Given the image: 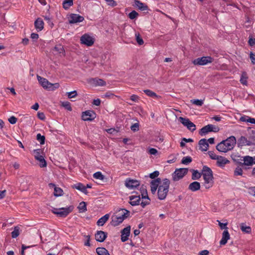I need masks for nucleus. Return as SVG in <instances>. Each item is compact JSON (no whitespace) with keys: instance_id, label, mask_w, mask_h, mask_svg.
Here are the masks:
<instances>
[{"instance_id":"cd10ccee","label":"nucleus","mask_w":255,"mask_h":255,"mask_svg":"<svg viewBox=\"0 0 255 255\" xmlns=\"http://www.w3.org/2000/svg\"><path fill=\"white\" fill-rule=\"evenodd\" d=\"M73 187L81 191L85 194H87L88 193L87 190L86 189V187H85V186L82 183H78L76 184H74Z\"/></svg>"},{"instance_id":"3c124183","label":"nucleus","mask_w":255,"mask_h":255,"mask_svg":"<svg viewBox=\"0 0 255 255\" xmlns=\"http://www.w3.org/2000/svg\"><path fill=\"white\" fill-rule=\"evenodd\" d=\"M243 173V170L240 167L236 168L234 171V175L235 176L242 175Z\"/></svg>"},{"instance_id":"09e8293b","label":"nucleus","mask_w":255,"mask_h":255,"mask_svg":"<svg viewBox=\"0 0 255 255\" xmlns=\"http://www.w3.org/2000/svg\"><path fill=\"white\" fill-rule=\"evenodd\" d=\"M67 95L69 99L75 98L77 96V93L76 91H73L67 93Z\"/></svg>"},{"instance_id":"473e14b6","label":"nucleus","mask_w":255,"mask_h":255,"mask_svg":"<svg viewBox=\"0 0 255 255\" xmlns=\"http://www.w3.org/2000/svg\"><path fill=\"white\" fill-rule=\"evenodd\" d=\"M62 5L65 9H68L73 5V0H64L62 2Z\"/></svg>"},{"instance_id":"680f3d73","label":"nucleus","mask_w":255,"mask_h":255,"mask_svg":"<svg viewBox=\"0 0 255 255\" xmlns=\"http://www.w3.org/2000/svg\"><path fill=\"white\" fill-rule=\"evenodd\" d=\"M249 193L250 195L255 197V187H251L249 189Z\"/></svg>"},{"instance_id":"4be33fe9","label":"nucleus","mask_w":255,"mask_h":255,"mask_svg":"<svg viewBox=\"0 0 255 255\" xmlns=\"http://www.w3.org/2000/svg\"><path fill=\"white\" fill-rule=\"evenodd\" d=\"M90 83L95 86H103L106 85V83L102 79L92 78L90 80Z\"/></svg>"},{"instance_id":"2f4dec72","label":"nucleus","mask_w":255,"mask_h":255,"mask_svg":"<svg viewBox=\"0 0 255 255\" xmlns=\"http://www.w3.org/2000/svg\"><path fill=\"white\" fill-rule=\"evenodd\" d=\"M96 252L98 255H110L108 250L104 248H97Z\"/></svg>"},{"instance_id":"f704fd0d","label":"nucleus","mask_w":255,"mask_h":255,"mask_svg":"<svg viewBox=\"0 0 255 255\" xmlns=\"http://www.w3.org/2000/svg\"><path fill=\"white\" fill-rule=\"evenodd\" d=\"M143 92L148 97H152L154 99H157L158 97V95L155 92L150 90H144Z\"/></svg>"},{"instance_id":"e2e57ef3","label":"nucleus","mask_w":255,"mask_h":255,"mask_svg":"<svg viewBox=\"0 0 255 255\" xmlns=\"http://www.w3.org/2000/svg\"><path fill=\"white\" fill-rule=\"evenodd\" d=\"M130 99L133 102H137L139 100V97L138 96L133 94L130 96Z\"/></svg>"},{"instance_id":"6e6552de","label":"nucleus","mask_w":255,"mask_h":255,"mask_svg":"<svg viewBox=\"0 0 255 255\" xmlns=\"http://www.w3.org/2000/svg\"><path fill=\"white\" fill-rule=\"evenodd\" d=\"M255 139L253 137L241 136L238 140V146H250L254 144Z\"/></svg>"},{"instance_id":"f8f14e48","label":"nucleus","mask_w":255,"mask_h":255,"mask_svg":"<svg viewBox=\"0 0 255 255\" xmlns=\"http://www.w3.org/2000/svg\"><path fill=\"white\" fill-rule=\"evenodd\" d=\"M81 43L88 46H92L94 43V39L88 34L83 35L80 38Z\"/></svg>"},{"instance_id":"a19ab883","label":"nucleus","mask_w":255,"mask_h":255,"mask_svg":"<svg viewBox=\"0 0 255 255\" xmlns=\"http://www.w3.org/2000/svg\"><path fill=\"white\" fill-rule=\"evenodd\" d=\"M179 121L181 123H182L184 126L186 127L191 122L188 119L184 118L183 117H180L179 118Z\"/></svg>"},{"instance_id":"c756f323","label":"nucleus","mask_w":255,"mask_h":255,"mask_svg":"<svg viewBox=\"0 0 255 255\" xmlns=\"http://www.w3.org/2000/svg\"><path fill=\"white\" fill-rule=\"evenodd\" d=\"M109 215L107 214L100 218L97 221V224L98 226H103L106 222L108 220L109 218Z\"/></svg>"},{"instance_id":"a878e982","label":"nucleus","mask_w":255,"mask_h":255,"mask_svg":"<svg viewBox=\"0 0 255 255\" xmlns=\"http://www.w3.org/2000/svg\"><path fill=\"white\" fill-rule=\"evenodd\" d=\"M34 26L38 31H41L43 28L44 22L41 18H38L34 22Z\"/></svg>"},{"instance_id":"423d86ee","label":"nucleus","mask_w":255,"mask_h":255,"mask_svg":"<svg viewBox=\"0 0 255 255\" xmlns=\"http://www.w3.org/2000/svg\"><path fill=\"white\" fill-rule=\"evenodd\" d=\"M73 207L72 206L59 209H54L52 211V213L56 214L58 217H66L73 211Z\"/></svg>"},{"instance_id":"c9c22d12","label":"nucleus","mask_w":255,"mask_h":255,"mask_svg":"<svg viewBox=\"0 0 255 255\" xmlns=\"http://www.w3.org/2000/svg\"><path fill=\"white\" fill-rule=\"evenodd\" d=\"M50 185H52V186H54V195L55 196L58 197L62 195L63 191L61 188L55 187V185L53 184H50Z\"/></svg>"},{"instance_id":"864d4df0","label":"nucleus","mask_w":255,"mask_h":255,"mask_svg":"<svg viewBox=\"0 0 255 255\" xmlns=\"http://www.w3.org/2000/svg\"><path fill=\"white\" fill-rule=\"evenodd\" d=\"M130 129L134 132L138 131L139 130V124L137 123H134L131 126Z\"/></svg>"},{"instance_id":"72a5a7b5","label":"nucleus","mask_w":255,"mask_h":255,"mask_svg":"<svg viewBox=\"0 0 255 255\" xmlns=\"http://www.w3.org/2000/svg\"><path fill=\"white\" fill-rule=\"evenodd\" d=\"M240 228L244 233L249 234L251 232V228L250 226H247L245 223L240 224Z\"/></svg>"},{"instance_id":"c03bdc74","label":"nucleus","mask_w":255,"mask_h":255,"mask_svg":"<svg viewBox=\"0 0 255 255\" xmlns=\"http://www.w3.org/2000/svg\"><path fill=\"white\" fill-rule=\"evenodd\" d=\"M62 107H64L67 110H68L69 111H72V108L71 107V104H70V102H69L68 101L63 102L62 103Z\"/></svg>"},{"instance_id":"412c9836","label":"nucleus","mask_w":255,"mask_h":255,"mask_svg":"<svg viewBox=\"0 0 255 255\" xmlns=\"http://www.w3.org/2000/svg\"><path fill=\"white\" fill-rule=\"evenodd\" d=\"M230 238V235L228 230H225L224 231L222 234V237L221 240L220 241V244L221 245H225L227 244L228 241Z\"/></svg>"},{"instance_id":"9b49d317","label":"nucleus","mask_w":255,"mask_h":255,"mask_svg":"<svg viewBox=\"0 0 255 255\" xmlns=\"http://www.w3.org/2000/svg\"><path fill=\"white\" fill-rule=\"evenodd\" d=\"M34 157L35 159L39 161L40 162L39 166L40 167H44L47 165L46 160L44 159L43 155H41L42 152L40 149H37L34 150Z\"/></svg>"},{"instance_id":"0e129e2a","label":"nucleus","mask_w":255,"mask_h":255,"mask_svg":"<svg viewBox=\"0 0 255 255\" xmlns=\"http://www.w3.org/2000/svg\"><path fill=\"white\" fill-rule=\"evenodd\" d=\"M249 119H251V117L248 116H244L240 118V120L242 122L249 123Z\"/></svg>"},{"instance_id":"774afa93","label":"nucleus","mask_w":255,"mask_h":255,"mask_svg":"<svg viewBox=\"0 0 255 255\" xmlns=\"http://www.w3.org/2000/svg\"><path fill=\"white\" fill-rule=\"evenodd\" d=\"M149 153L151 155H155L157 153V150L154 148H151L149 149Z\"/></svg>"},{"instance_id":"37998d69","label":"nucleus","mask_w":255,"mask_h":255,"mask_svg":"<svg viewBox=\"0 0 255 255\" xmlns=\"http://www.w3.org/2000/svg\"><path fill=\"white\" fill-rule=\"evenodd\" d=\"M36 139L41 144H43L45 142V136L44 135H41L40 133H38L37 134Z\"/></svg>"},{"instance_id":"a211bd4d","label":"nucleus","mask_w":255,"mask_h":255,"mask_svg":"<svg viewBox=\"0 0 255 255\" xmlns=\"http://www.w3.org/2000/svg\"><path fill=\"white\" fill-rule=\"evenodd\" d=\"M143 191V192H141V196H142V201L140 203L141 206L144 208L147 205L149 204L150 199L148 198L147 193L146 190L142 187L141 191Z\"/></svg>"},{"instance_id":"79ce46f5","label":"nucleus","mask_w":255,"mask_h":255,"mask_svg":"<svg viewBox=\"0 0 255 255\" xmlns=\"http://www.w3.org/2000/svg\"><path fill=\"white\" fill-rule=\"evenodd\" d=\"M192 160V159L190 156H185L182 158L181 162L182 164L187 165L191 162Z\"/></svg>"},{"instance_id":"49530a36","label":"nucleus","mask_w":255,"mask_h":255,"mask_svg":"<svg viewBox=\"0 0 255 255\" xmlns=\"http://www.w3.org/2000/svg\"><path fill=\"white\" fill-rule=\"evenodd\" d=\"M138 15V13L135 10L131 11L128 14V17L131 19H134L136 18Z\"/></svg>"},{"instance_id":"bb28decb","label":"nucleus","mask_w":255,"mask_h":255,"mask_svg":"<svg viewBox=\"0 0 255 255\" xmlns=\"http://www.w3.org/2000/svg\"><path fill=\"white\" fill-rule=\"evenodd\" d=\"M130 204L132 206H136L139 204L140 198L139 196H130L129 197Z\"/></svg>"},{"instance_id":"1a4fd4ad","label":"nucleus","mask_w":255,"mask_h":255,"mask_svg":"<svg viewBox=\"0 0 255 255\" xmlns=\"http://www.w3.org/2000/svg\"><path fill=\"white\" fill-rule=\"evenodd\" d=\"M220 128L218 127L213 125L209 124L203 127L199 132V134L202 135H205L209 132H217L219 131Z\"/></svg>"},{"instance_id":"4c0bfd02","label":"nucleus","mask_w":255,"mask_h":255,"mask_svg":"<svg viewBox=\"0 0 255 255\" xmlns=\"http://www.w3.org/2000/svg\"><path fill=\"white\" fill-rule=\"evenodd\" d=\"M202 174L199 172L197 170H193L192 175V179L193 180L199 179L201 177Z\"/></svg>"},{"instance_id":"4468645a","label":"nucleus","mask_w":255,"mask_h":255,"mask_svg":"<svg viewBox=\"0 0 255 255\" xmlns=\"http://www.w3.org/2000/svg\"><path fill=\"white\" fill-rule=\"evenodd\" d=\"M125 184L128 188L133 189L139 186L140 183L137 180L131 179L128 178L126 180Z\"/></svg>"},{"instance_id":"4d7b16f0","label":"nucleus","mask_w":255,"mask_h":255,"mask_svg":"<svg viewBox=\"0 0 255 255\" xmlns=\"http://www.w3.org/2000/svg\"><path fill=\"white\" fill-rule=\"evenodd\" d=\"M159 175V172L158 171H155L151 173L149 175V177L151 179H155Z\"/></svg>"},{"instance_id":"393cba45","label":"nucleus","mask_w":255,"mask_h":255,"mask_svg":"<svg viewBox=\"0 0 255 255\" xmlns=\"http://www.w3.org/2000/svg\"><path fill=\"white\" fill-rule=\"evenodd\" d=\"M216 160H217V165L219 167H223L230 162L226 158L221 156H219Z\"/></svg>"},{"instance_id":"338daca9","label":"nucleus","mask_w":255,"mask_h":255,"mask_svg":"<svg viewBox=\"0 0 255 255\" xmlns=\"http://www.w3.org/2000/svg\"><path fill=\"white\" fill-rule=\"evenodd\" d=\"M248 42H249V44L251 46L255 45V38H250Z\"/></svg>"},{"instance_id":"6e6d98bb","label":"nucleus","mask_w":255,"mask_h":255,"mask_svg":"<svg viewBox=\"0 0 255 255\" xmlns=\"http://www.w3.org/2000/svg\"><path fill=\"white\" fill-rule=\"evenodd\" d=\"M109 5L114 7L117 5V2L114 0H105Z\"/></svg>"},{"instance_id":"a18cd8bd","label":"nucleus","mask_w":255,"mask_h":255,"mask_svg":"<svg viewBox=\"0 0 255 255\" xmlns=\"http://www.w3.org/2000/svg\"><path fill=\"white\" fill-rule=\"evenodd\" d=\"M191 102L193 104L198 106H202L203 104V100H198V99L193 100L191 101Z\"/></svg>"},{"instance_id":"f3484780","label":"nucleus","mask_w":255,"mask_h":255,"mask_svg":"<svg viewBox=\"0 0 255 255\" xmlns=\"http://www.w3.org/2000/svg\"><path fill=\"white\" fill-rule=\"evenodd\" d=\"M130 233V226H128L121 231V241L125 242L128 239Z\"/></svg>"},{"instance_id":"6ab92c4d","label":"nucleus","mask_w":255,"mask_h":255,"mask_svg":"<svg viewBox=\"0 0 255 255\" xmlns=\"http://www.w3.org/2000/svg\"><path fill=\"white\" fill-rule=\"evenodd\" d=\"M84 19V17L79 14H71L70 16L69 21L70 23H76L82 22Z\"/></svg>"},{"instance_id":"f257e3e1","label":"nucleus","mask_w":255,"mask_h":255,"mask_svg":"<svg viewBox=\"0 0 255 255\" xmlns=\"http://www.w3.org/2000/svg\"><path fill=\"white\" fill-rule=\"evenodd\" d=\"M236 142V137L234 136H231L218 143L216 146V149L220 152H227L233 149Z\"/></svg>"},{"instance_id":"13d9d810","label":"nucleus","mask_w":255,"mask_h":255,"mask_svg":"<svg viewBox=\"0 0 255 255\" xmlns=\"http://www.w3.org/2000/svg\"><path fill=\"white\" fill-rule=\"evenodd\" d=\"M250 58L251 59L252 63L254 65L255 64V54L252 52H251L250 54Z\"/></svg>"},{"instance_id":"7c9ffc66","label":"nucleus","mask_w":255,"mask_h":255,"mask_svg":"<svg viewBox=\"0 0 255 255\" xmlns=\"http://www.w3.org/2000/svg\"><path fill=\"white\" fill-rule=\"evenodd\" d=\"M248 79V74L246 72H243L240 80V82L244 85H247Z\"/></svg>"},{"instance_id":"0eeeda50","label":"nucleus","mask_w":255,"mask_h":255,"mask_svg":"<svg viewBox=\"0 0 255 255\" xmlns=\"http://www.w3.org/2000/svg\"><path fill=\"white\" fill-rule=\"evenodd\" d=\"M214 58L211 56H203L194 59L192 63L195 65H205L213 62Z\"/></svg>"},{"instance_id":"ddd939ff","label":"nucleus","mask_w":255,"mask_h":255,"mask_svg":"<svg viewBox=\"0 0 255 255\" xmlns=\"http://www.w3.org/2000/svg\"><path fill=\"white\" fill-rule=\"evenodd\" d=\"M243 162L239 161L240 165L243 166H252L255 164V157H253L250 156H245L243 157Z\"/></svg>"},{"instance_id":"8fccbe9b","label":"nucleus","mask_w":255,"mask_h":255,"mask_svg":"<svg viewBox=\"0 0 255 255\" xmlns=\"http://www.w3.org/2000/svg\"><path fill=\"white\" fill-rule=\"evenodd\" d=\"M54 49L56 51H57L59 53H64V50L63 48V47L61 45H56L54 47Z\"/></svg>"},{"instance_id":"5fc2aeb1","label":"nucleus","mask_w":255,"mask_h":255,"mask_svg":"<svg viewBox=\"0 0 255 255\" xmlns=\"http://www.w3.org/2000/svg\"><path fill=\"white\" fill-rule=\"evenodd\" d=\"M208 154H209V156L210 157V158L212 159H215V160H216L219 155H217L214 152V151H209L208 152Z\"/></svg>"},{"instance_id":"69168bd1","label":"nucleus","mask_w":255,"mask_h":255,"mask_svg":"<svg viewBox=\"0 0 255 255\" xmlns=\"http://www.w3.org/2000/svg\"><path fill=\"white\" fill-rule=\"evenodd\" d=\"M38 118L41 120H44L45 119V115L42 112H38L37 113Z\"/></svg>"},{"instance_id":"dca6fc26","label":"nucleus","mask_w":255,"mask_h":255,"mask_svg":"<svg viewBox=\"0 0 255 255\" xmlns=\"http://www.w3.org/2000/svg\"><path fill=\"white\" fill-rule=\"evenodd\" d=\"M162 183L161 179L160 178H157L154 180H152L150 182V188L151 192L153 194H154L156 191L157 189L160 184Z\"/></svg>"},{"instance_id":"ea45409f","label":"nucleus","mask_w":255,"mask_h":255,"mask_svg":"<svg viewBox=\"0 0 255 255\" xmlns=\"http://www.w3.org/2000/svg\"><path fill=\"white\" fill-rule=\"evenodd\" d=\"M19 228L18 227H15L14 230L11 232V237L12 238H16L19 235Z\"/></svg>"},{"instance_id":"aec40b11","label":"nucleus","mask_w":255,"mask_h":255,"mask_svg":"<svg viewBox=\"0 0 255 255\" xmlns=\"http://www.w3.org/2000/svg\"><path fill=\"white\" fill-rule=\"evenodd\" d=\"M95 239L99 242H104L107 237V234L102 231H98L95 234Z\"/></svg>"},{"instance_id":"f03ea898","label":"nucleus","mask_w":255,"mask_h":255,"mask_svg":"<svg viewBox=\"0 0 255 255\" xmlns=\"http://www.w3.org/2000/svg\"><path fill=\"white\" fill-rule=\"evenodd\" d=\"M130 214V212L125 209H120L112 217L111 224L116 227L122 223Z\"/></svg>"},{"instance_id":"7ed1b4c3","label":"nucleus","mask_w":255,"mask_h":255,"mask_svg":"<svg viewBox=\"0 0 255 255\" xmlns=\"http://www.w3.org/2000/svg\"><path fill=\"white\" fill-rule=\"evenodd\" d=\"M204 180V184L206 189H209L212 187L213 185V172L211 168L207 166H204L202 170Z\"/></svg>"},{"instance_id":"de8ad7c7","label":"nucleus","mask_w":255,"mask_h":255,"mask_svg":"<svg viewBox=\"0 0 255 255\" xmlns=\"http://www.w3.org/2000/svg\"><path fill=\"white\" fill-rule=\"evenodd\" d=\"M135 37H136V40L137 42V43L139 45H141L143 44L144 42L142 38L140 36V35L138 33H135Z\"/></svg>"},{"instance_id":"b1692460","label":"nucleus","mask_w":255,"mask_h":255,"mask_svg":"<svg viewBox=\"0 0 255 255\" xmlns=\"http://www.w3.org/2000/svg\"><path fill=\"white\" fill-rule=\"evenodd\" d=\"M134 5L140 10L144 11L148 9L147 5L146 4L141 2L140 0H134Z\"/></svg>"},{"instance_id":"e433bc0d","label":"nucleus","mask_w":255,"mask_h":255,"mask_svg":"<svg viewBox=\"0 0 255 255\" xmlns=\"http://www.w3.org/2000/svg\"><path fill=\"white\" fill-rule=\"evenodd\" d=\"M78 208L79 209V211L80 212H84L87 211V206L85 202H81L78 207Z\"/></svg>"},{"instance_id":"39448f33","label":"nucleus","mask_w":255,"mask_h":255,"mask_svg":"<svg viewBox=\"0 0 255 255\" xmlns=\"http://www.w3.org/2000/svg\"><path fill=\"white\" fill-rule=\"evenodd\" d=\"M37 80L43 88L48 90H54L59 87V83L52 84L49 82L46 79L40 76H37Z\"/></svg>"},{"instance_id":"c85d7f7f","label":"nucleus","mask_w":255,"mask_h":255,"mask_svg":"<svg viewBox=\"0 0 255 255\" xmlns=\"http://www.w3.org/2000/svg\"><path fill=\"white\" fill-rule=\"evenodd\" d=\"M188 188L193 192L196 191L200 189V184L197 181H194L189 184Z\"/></svg>"},{"instance_id":"58836bf2","label":"nucleus","mask_w":255,"mask_h":255,"mask_svg":"<svg viewBox=\"0 0 255 255\" xmlns=\"http://www.w3.org/2000/svg\"><path fill=\"white\" fill-rule=\"evenodd\" d=\"M93 177L96 179L103 180L105 177L100 171L97 172L93 174Z\"/></svg>"},{"instance_id":"052dcab7","label":"nucleus","mask_w":255,"mask_h":255,"mask_svg":"<svg viewBox=\"0 0 255 255\" xmlns=\"http://www.w3.org/2000/svg\"><path fill=\"white\" fill-rule=\"evenodd\" d=\"M217 221L219 222V225L221 229H225V230L228 229V228L227 227V226L228 224L227 223H222L218 220Z\"/></svg>"},{"instance_id":"bf43d9fd","label":"nucleus","mask_w":255,"mask_h":255,"mask_svg":"<svg viewBox=\"0 0 255 255\" xmlns=\"http://www.w3.org/2000/svg\"><path fill=\"white\" fill-rule=\"evenodd\" d=\"M8 122L11 124H14L16 123L17 122V118H16L14 116H11L10 117L9 119H8Z\"/></svg>"},{"instance_id":"5701e85b","label":"nucleus","mask_w":255,"mask_h":255,"mask_svg":"<svg viewBox=\"0 0 255 255\" xmlns=\"http://www.w3.org/2000/svg\"><path fill=\"white\" fill-rule=\"evenodd\" d=\"M200 149L203 151H206L209 147V144L207 140L205 138L201 139L199 141Z\"/></svg>"},{"instance_id":"2eb2a0df","label":"nucleus","mask_w":255,"mask_h":255,"mask_svg":"<svg viewBox=\"0 0 255 255\" xmlns=\"http://www.w3.org/2000/svg\"><path fill=\"white\" fill-rule=\"evenodd\" d=\"M96 117V114L93 111H86L83 112L82 119L83 121H88L94 120Z\"/></svg>"},{"instance_id":"603ef678","label":"nucleus","mask_w":255,"mask_h":255,"mask_svg":"<svg viewBox=\"0 0 255 255\" xmlns=\"http://www.w3.org/2000/svg\"><path fill=\"white\" fill-rule=\"evenodd\" d=\"M187 128L191 130V131H193L196 129L195 125L191 122L187 126Z\"/></svg>"},{"instance_id":"9d476101","label":"nucleus","mask_w":255,"mask_h":255,"mask_svg":"<svg viewBox=\"0 0 255 255\" xmlns=\"http://www.w3.org/2000/svg\"><path fill=\"white\" fill-rule=\"evenodd\" d=\"M188 169L185 168L176 169L172 174V179L174 181H177L182 179L187 173Z\"/></svg>"},{"instance_id":"20e7f679","label":"nucleus","mask_w":255,"mask_h":255,"mask_svg":"<svg viewBox=\"0 0 255 255\" xmlns=\"http://www.w3.org/2000/svg\"><path fill=\"white\" fill-rule=\"evenodd\" d=\"M170 181L167 178L163 180L158 187L157 191L158 198L160 200H164L167 196L169 191Z\"/></svg>"}]
</instances>
